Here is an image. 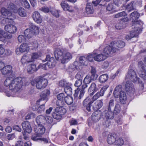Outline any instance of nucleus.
<instances>
[{
	"mask_svg": "<svg viewBox=\"0 0 146 146\" xmlns=\"http://www.w3.org/2000/svg\"><path fill=\"white\" fill-rule=\"evenodd\" d=\"M139 26L135 25V26H132V28H134L135 29L130 32V36L131 38L136 37L138 36L139 33V31H141V29L139 27Z\"/></svg>",
	"mask_w": 146,
	"mask_h": 146,
	"instance_id": "21",
	"label": "nucleus"
},
{
	"mask_svg": "<svg viewBox=\"0 0 146 146\" xmlns=\"http://www.w3.org/2000/svg\"><path fill=\"white\" fill-rule=\"evenodd\" d=\"M121 110V108L120 105L117 103L116 104L113 112L114 114H118L120 113Z\"/></svg>",
	"mask_w": 146,
	"mask_h": 146,
	"instance_id": "44",
	"label": "nucleus"
},
{
	"mask_svg": "<svg viewBox=\"0 0 146 146\" xmlns=\"http://www.w3.org/2000/svg\"><path fill=\"white\" fill-rule=\"evenodd\" d=\"M140 14L137 11H135L131 14L130 18L132 19V27L136 26L141 25L142 24L141 21H138L137 19L139 18Z\"/></svg>",
	"mask_w": 146,
	"mask_h": 146,
	"instance_id": "5",
	"label": "nucleus"
},
{
	"mask_svg": "<svg viewBox=\"0 0 146 146\" xmlns=\"http://www.w3.org/2000/svg\"><path fill=\"white\" fill-rule=\"evenodd\" d=\"M50 94V92L49 90H44L41 93L40 95L41 98L40 101L42 100H45L46 101L47 97Z\"/></svg>",
	"mask_w": 146,
	"mask_h": 146,
	"instance_id": "24",
	"label": "nucleus"
},
{
	"mask_svg": "<svg viewBox=\"0 0 146 146\" xmlns=\"http://www.w3.org/2000/svg\"><path fill=\"white\" fill-rule=\"evenodd\" d=\"M107 58V56L105 54L101 53L96 54L94 57V60L98 62H101L105 60Z\"/></svg>",
	"mask_w": 146,
	"mask_h": 146,
	"instance_id": "23",
	"label": "nucleus"
},
{
	"mask_svg": "<svg viewBox=\"0 0 146 146\" xmlns=\"http://www.w3.org/2000/svg\"><path fill=\"white\" fill-rule=\"evenodd\" d=\"M18 40L20 42H24L26 41V38L23 35H20L18 36Z\"/></svg>",
	"mask_w": 146,
	"mask_h": 146,
	"instance_id": "59",
	"label": "nucleus"
},
{
	"mask_svg": "<svg viewBox=\"0 0 146 146\" xmlns=\"http://www.w3.org/2000/svg\"><path fill=\"white\" fill-rule=\"evenodd\" d=\"M103 114V118L106 119H112L114 117V113L112 110H106Z\"/></svg>",
	"mask_w": 146,
	"mask_h": 146,
	"instance_id": "15",
	"label": "nucleus"
},
{
	"mask_svg": "<svg viewBox=\"0 0 146 146\" xmlns=\"http://www.w3.org/2000/svg\"><path fill=\"white\" fill-rule=\"evenodd\" d=\"M19 15L22 17H25L26 16V13L25 9L23 8H20L17 11Z\"/></svg>",
	"mask_w": 146,
	"mask_h": 146,
	"instance_id": "46",
	"label": "nucleus"
},
{
	"mask_svg": "<svg viewBox=\"0 0 146 146\" xmlns=\"http://www.w3.org/2000/svg\"><path fill=\"white\" fill-rule=\"evenodd\" d=\"M139 74L140 77L144 80H146V71L145 69L140 70Z\"/></svg>",
	"mask_w": 146,
	"mask_h": 146,
	"instance_id": "50",
	"label": "nucleus"
},
{
	"mask_svg": "<svg viewBox=\"0 0 146 146\" xmlns=\"http://www.w3.org/2000/svg\"><path fill=\"white\" fill-rule=\"evenodd\" d=\"M78 62L77 61L74 62L72 64H71L69 67V71L72 72L75 69H78L79 68Z\"/></svg>",
	"mask_w": 146,
	"mask_h": 146,
	"instance_id": "34",
	"label": "nucleus"
},
{
	"mask_svg": "<svg viewBox=\"0 0 146 146\" xmlns=\"http://www.w3.org/2000/svg\"><path fill=\"white\" fill-rule=\"evenodd\" d=\"M60 5L63 10L64 11H69L70 9L68 5L64 1H62Z\"/></svg>",
	"mask_w": 146,
	"mask_h": 146,
	"instance_id": "41",
	"label": "nucleus"
},
{
	"mask_svg": "<svg viewBox=\"0 0 146 146\" xmlns=\"http://www.w3.org/2000/svg\"><path fill=\"white\" fill-rule=\"evenodd\" d=\"M65 96L64 94L63 93H61L58 94L57 96V98L58 100H64V99L65 100Z\"/></svg>",
	"mask_w": 146,
	"mask_h": 146,
	"instance_id": "62",
	"label": "nucleus"
},
{
	"mask_svg": "<svg viewBox=\"0 0 146 146\" xmlns=\"http://www.w3.org/2000/svg\"><path fill=\"white\" fill-rule=\"evenodd\" d=\"M39 55L37 53H33L31 56V59L32 62H33L35 60L37 59L39 57Z\"/></svg>",
	"mask_w": 146,
	"mask_h": 146,
	"instance_id": "56",
	"label": "nucleus"
},
{
	"mask_svg": "<svg viewBox=\"0 0 146 146\" xmlns=\"http://www.w3.org/2000/svg\"><path fill=\"white\" fill-rule=\"evenodd\" d=\"M100 113L97 111L94 112L92 115V119L94 122L98 121L100 118Z\"/></svg>",
	"mask_w": 146,
	"mask_h": 146,
	"instance_id": "28",
	"label": "nucleus"
},
{
	"mask_svg": "<svg viewBox=\"0 0 146 146\" xmlns=\"http://www.w3.org/2000/svg\"><path fill=\"white\" fill-rule=\"evenodd\" d=\"M34 130L36 133L42 135L45 133V129L44 125H36L34 127Z\"/></svg>",
	"mask_w": 146,
	"mask_h": 146,
	"instance_id": "17",
	"label": "nucleus"
},
{
	"mask_svg": "<svg viewBox=\"0 0 146 146\" xmlns=\"http://www.w3.org/2000/svg\"><path fill=\"white\" fill-rule=\"evenodd\" d=\"M114 105V101L113 99H111L109 101L108 104L107 106V109L106 110H112V109Z\"/></svg>",
	"mask_w": 146,
	"mask_h": 146,
	"instance_id": "45",
	"label": "nucleus"
},
{
	"mask_svg": "<svg viewBox=\"0 0 146 146\" xmlns=\"http://www.w3.org/2000/svg\"><path fill=\"white\" fill-rule=\"evenodd\" d=\"M103 105L102 100H98L94 103L93 106V109L95 111H97Z\"/></svg>",
	"mask_w": 146,
	"mask_h": 146,
	"instance_id": "26",
	"label": "nucleus"
},
{
	"mask_svg": "<svg viewBox=\"0 0 146 146\" xmlns=\"http://www.w3.org/2000/svg\"><path fill=\"white\" fill-rule=\"evenodd\" d=\"M5 29L6 31L10 34L5 33L3 31H0L1 38H3L8 39L11 38L12 37V35L11 34L15 33L17 29L16 27L14 25L9 24L5 26Z\"/></svg>",
	"mask_w": 146,
	"mask_h": 146,
	"instance_id": "2",
	"label": "nucleus"
},
{
	"mask_svg": "<svg viewBox=\"0 0 146 146\" xmlns=\"http://www.w3.org/2000/svg\"><path fill=\"white\" fill-rule=\"evenodd\" d=\"M54 55L57 60H60L61 63L63 64L71 59L72 57L70 53L67 52L64 54L60 49H57L55 51Z\"/></svg>",
	"mask_w": 146,
	"mask_h": 146,
	"instance_id": "1",
	"label": "nucleus"
},
{
	"mask_svg": "<svg viewBox=\"0 0 146 146\" xmlns=\"http://www.w3.org/2000/svg\"><path fill=\"white\" fill-rule=\"evenodd\" d=\"M82 80L81 79H79L75 82L74 85L77 87L80 86L82 84Z\"/></svg>",
	"mask_w": 146,
	"mask_h": 146,
	"instance_id": "63",
	"label": "nucleus"
},
{
	"mask_svg": "<svg viewBox=\"0 0 146 146\" xmlns=\"http://www.w3.org/2000/svg\"><path fill=\"white\" fill-rule=\"evenodd\" d=\"M32 17L34 21L37 23H41L42 19L40 13L38 11H35L33 13Z\"/></svg>",
	"mask_w": 146,
	"mask_h": 146,
	"instance_id": "14",
	"label": "nucleus"
},
{
	"mask_svg": "<svg viewBox=\"0 0 146 146\" xmlns=\"http://www.w3.org/2000/svg\"><path fill=\"white\" fill-rule=\"evenodd\" d=\"M134 2L132 1L126 5V9L128 12L129 13L131 11L134 9Z\"/></svg>",
	"mask_w": 146,
	"mask_h": 146,
	"instance_id": "37",
	"label": "nucleus"
},
{
	"mask_svg": "<svg viewBox=\"0 0 146 146\" xmlns=\"http://www.w3.org/2000/svg\"><path fill=\"white\" fill-rule=\"evenodd\" d=\"M116 135L114 134L110 133L108 136L107 141L108 143L110 145L114 144L116 139Z\"/></svg>",
	"mask_w": 146,
	"mask_h": 146,
	"instance_id": "22",
	"label": "nucleus"
},
{
	"mask_svg": "<svg viewBox=\"0 0 146 146\" xmlns=\"http://www.w3.org/2000/svg\"><path fill=\"white\" fill-rule=\"evenodd\" d=\"M40 135L36 133L33 134L31 137V139L34 141H40L41 139V138H39Z\"/></svg>",
	"mask_w": 146,
	"mask_h": 146,
	"instance_id": "49",
	"label": "nucleus"
},
{
	"mask_svg": "<svg viewBox=\"0 0 146 146\" xmlns=\"http://www.w3.org/2000/svg\"><path fill=\"white\" fill-rule=\"evenodd\" d=\"M88 60H87V58L84 56H80L79 58V62L78 63L79 66L81 65H84L86 66L88 65Z\"/></svg>",
	"mask_w": 146,
	"mask_h": 146,
	"instance_id": "31",
	"label": "nucleus"
},
{
	"mask_svg": "<svg viewBox=\"0 0 146 146\" xmlns=\"http://www.w3.org/2000/svg\"><path fill=\"white\" fill-rule=\"evenodd\" d=\"M126 77L129 78L131 81L134 82H137L139 79L137 76L135 72L132 69H130L129 70Z\"/></svg>",
	"mask_w": 146,
	"mask_h": 146,
	"instance_id": "8",
	"label": "nucleus"
},
{
	"mask_svg": "<svg viewBox=\"0 0 146 146\" xmlns=\"http://www.w3.org/2000/svg\"><path fill=\"white\" fill-rule=\"evenodd\" d=\"M91 100L90 98L87 97L83 102V105L86 107V110L88 111H91V104L94 102L93 100L91 101Z\"/></svg>",
	"mask_w": 146,
	"mask_h": 146,
	"instance_id": "18",
	"label": "nucleus"
},
{
	"mask_svg": "<svg viewBox=\"0 0 146 146\" xmlns=\"http://www.w3.org/2000/svg\"><path fill=\"white\" fill-rule=\"evenodd\" d=\"M59 86L62 87H64V88L68 86L71 85H72L71 83L67 82L65 80H61L59 81Z\"/></svg>",
	"mask_w": 146,
	"mask_h": 146,
	"instance_id": "40",
	"label": "nucleus"
},
{
	"mask_svg": "<svg viewBox=\"0 0 146 146\" xmlns=\"http://www.w3.org/2000/svg\"><path fill=\"white\" fill-rule=\"evenodd\" d=\"M1 72L3 75H9L13 72L12 67L10 65L4 66Z\"/></svg>",
	"mask_w": 146,
	"mask_h": 146,
	"instance_id": "20",
	"label": "nucleus"
},
{
	"mask_svg": "<svg viewBox=\"0 0 146 146\" xmlns=\"http://www.w3.org/2000/svg\"><path fill=\"white\" fill-rule=\"evenodd\" d=\"M92 80V78L89 75H87L83 80L84 84H88L90 83Z\"/></svg>",
	"mask_w": 146,
	"mask_h": 146,
	"instance_id": "52",
	"label": "nucleus"
},
{
	"mask_svg": "<svg viewBox=\"0 0 146 146\" xmlns=\"http://www.w3.org/2000/svg\"><path fill=\"white\" fill-rule=\"evenodd\" d=\"M27 71L30 73H32L37 70L36 65L33 63L29 64L27 68Z\"/></svg>",
	"mask_w": 146,
	"mask_h": 146,
	"instance_id": "29",
	"label": "nucleus"
},
{
	"mask_svg": "<svg viewBox=\"0 0 146 146\" xmlns=\"http://www.w3.org/2000/svg\"><path fill=\"white\" fill-rule=\"evenodd\" d=\"M35 106H34L33 107L32 109L34 111L37 110V112L39 113H41L44 111L45 109L44 107V104H43L40 106L38 108L36 109V108H35Z\"/></svg>",
	"mask_w": 146,
	"mask_h": 146,
	"instance_id": "43",
	"label": "nucleus"
},
{
	"mask_svg": "<svg viewBox=\"0 0 146 146\" xmlns=\"http://www.w3.org/2000/svg\"><path fill=\"white\" fill-rule=\"evenodd\" d=\"M29 49V46L27 44H21L19 48L16 50V52L17 54H19V52H27Z\"/></svg>",
	"mask_w": 146,
	"mask_h": 146,
	"instance_id": "11",
	"label": "nucleus"
},
{
	"mask_svg": "<svg viewBox=\"0 0 146 146\" xmlns=\"http://www.w3.org/2000/svg\"><path fill=\"white\" fill-rule=\"evenodd\" d=\"M52 27L55 30H58L61 28V24L58 23H56L52 25Z\"/></svg>",
	"mask_w": 146,
	"mask_h": 146,
	"instance_id": "53",
	"label": "nucleus"
},
{
	"mask_svg": "<svg viewBox=\"0 0 146 146\" xmlns=\"http://www.w3.org/2000/svg\"><path fill=\"white\" fill-rule=\"evenodd\" d=\"M52 14L56 17H59V13L58 11L56 10H54L51 11Z\"/></svg>",
	"mask_w": 146,
	"mask_h": 146,
	"instance_id": "64",
	"label": "nucleus"
},
{
	"mask_svg": "<svg viewBox=\"0 0 146 146\" xmlns=\"http://www.w3.org/2000/svg\"><path fill=\"white\" fill-rule=\"evenodd\" d=\"M13 19V18H9V17L5 19H2V18L0 16V22H2V23H4V22H5L6 23H9Z\"/></svg>",
	"mask_w": 146,
	"mask_h": 146,
	"instance_id": "51",
	"label": "nucleus"
},
{
	"mask_svg": "<svg viewBox=\"0 0 146 146\" xmlns=\"http://www.w3.org/2000/svg\"><path fill=\"white\" fill-rule=\"evenodd\" d=\"M120 101L122 104H124L125 103L127 100V96L125 93L124 92H121L119 95Z\"/></svg>",
	"mask_w": 146,
	"mask_h": 146,
	"instance_id": "33",
	"label": "nucleus"
},
{
	"mask_svg": "<svg viewBox=\"0 0 146 146\" xmlns=\"http://www.w3.org/2000/svg\"><path fill=\"white\" fill-rule=\"evenodd\" d=\"M17 9L15 5L12 3H9L8 5L7 9L4 7L2 8L1 12L2 15L9 18L12 17L13 19L14 17L12 16V13H16L17 12Z\"/></svg>",
	"mask_w": 146,
	"mask_h": 146,
	"instance_id": "3",
	"label": "nucleus"
},
{
	"mask_svg": "<svg viewBox=\"0 0 146 146\" xmlns=\"http://www.w3.org/2000/svg\"><path fill=\"white\" fill-rule=\"evenodd\" d=\"M95 56V54L90 53L86 57L87 58V60L90 62L93 61V59H94V57Z\"/></svg>",
	"mask_w": 146,
	"mask_h": 146,
	"instance_id": "54",
	"label": "nucleus"
},
{
	"mask_svg": "<svg viewBox=\"0 0 146 146\" xmlns=\"http://www.w3.org/2000/svg\"><path fill=\"white\" fill-rule=\"evenodd\" d=\"M12 79L10 78H7L4 82V84L5 86H9L10 84L11 83Z\"/></svg>",
	"mask_w": 146,
	"mask_h": 146,
	"instance_id": "57",
	"label": "nucleus"
},
{
	"mask_svg": "<svg viewBox=\"0 0 146 146\" xmlns=\"http://www.w3.org/2000/svg\"><path fill=\"white\" fill-rule=\"evenodd\" d=\"M28 26L31 30L35 32L36 33H38L39 32V28L32 23L30 22L29 23Z\"/></svg>",
	"mask_w": 146,
	"mask_h": 146,
	"instance_id": "35",
	"label": "nucleus"
},
{
	"mask_svg": "<svg viewBox=\"0 0 146 146\" xmlns=\"http://www.w3.org/2000/svg\"><path fill=\"white\" fill-rule=\"evenodd\" d=\"M123 143L124 141L122 138L116 137V139L114 145L118 146H121L123 145Z\"/></svg>",
	"mask_w": 146,
	"mask_h": 146,
	"instance_id": "42",
	"label": "nucleus"
},
{
	"mask_svg": "<svg viewBox=\"0 0 146 146\" xmlns=\"http://www.w3.org/2000/svg\"><path fill=\"white\" fill-rule=\"evenodd\" d=\"M66 112V109L63 108L58 111H56L53 113L52 115L54 119L59 120L61 118V115L64 114Z\"/></svg>",
	"mask_w": 146,
	"mask_h": 146,
	"instance_id": "16",
	"label": "nucleus"
},
{
	"mask_svg": "<svg viewBox=\"0 0 146 146\" xmlns=\"http://www.w3.org/2000/svg\"><path fill=\"white\" fill-rule=\"evenodd\" d=\"M35 32L31 30V29H27L25 31L24 35L26 37L30 38L32 37L34 35L37 34Z\"/></svg>",
	"mask_w": 146,
	"mask_h": 146,
	"instance_id": "25",
	"label": "nucleus"
},
{
	"mask_svg": "<svg viewBox=\"0 0 146 146\" xmlns=\"http://www.w3.org/2000/svg\"><path fill=\"white\" fill-rule=\"evenodd\" d=\"M108 87L107 85L104 86L101 89L99 92H98L92 98L93 102L96 100L100 97L103 96Z\"/></svg>",
	"mask_w": 146,
	"mask_h": 146,
	"instance_id": "9",
	"label": "nucleus"
},
{
	"mask_svg": "<svg viewBox=\"0 0 146 146\" xmlns=\"http://www.w3.org/2000/svg\"><path fill=\"white\" fill-rule=\"evenodd\" d=\"M23 128L25 131L30 133L32 131V128L29 123L27 121H24L22 124Z\"/></svg>",
	"mask_w": 146,
	"mask_h": 146,
	"instance_id": "19",
	"label": "nucleus"
},
{
	"mask_svg": "<svg viewBox=\"0 0 146 146\" xmlns=\"http://www.w3.org/2000/svg\"><path fill=\"white\" fill-rule=\"evenodd\" d=\"M64 101L68 105H70L73 102V99L72 97L68 95L65 98Z\"/></svg>",
	"mask_w": 146,
	"mask_h": 146,
	"instance_id": "47",
	"label": "nucleus"
},
{
	"mask_svg": "<svg viewBox=\"0 0 146 146\" xmlns=\"http://www.w3.org/2000/svg\"><path fill=\"white\" fill-rule=\"evenodd\" d=\"M127 15V14L126 12L124 11H123L115 15V17L116 18H117L123 16H126Z\"/></svg>",
	"mask_w": 146,
	"mask_h": 146,
	"instance_id": "55",
	"label": "nucleus"
},
{
	"mask_svg": "<svg viewBox=\"0 0 146 146\" xmlns=\"http://www.w3.org/2000/svg\"><path fill=\"white\" fill-rule=\"evenodd\" d=\"M112 51H113V46L111 45L107 46L104 49V52L106 54L108 55L111 53Z\"/></svg>",
	"mask_w": 146,
	"mask_h": 146,
	"instance_id": "36",
	"label": "nucleus"
},
{
	"mask_svg": "<svg viewBox=\"0 0 146 146\" xmlns=\"http://www.w3.org/2000/svg\"><path fill=\"white\" fill-rule=\"evenodd\" d=\"M114 9L113 5L111 3L108 4L106 7V9L108 11H112Z\"/></svg>",
	"mask_w": 146,
	"mask_h": 146,
	"instance_id": "60",
	"label": "nucleus"
},
{
	"mask_svg": "<svg viewBox=\"0 0 146 146\" xmlns=\"http://www.w3.org/2000/svg\"><path fill=\"white\" fill-rule=\"evenodd\" d=\"M111 45L113 46V52H115L118 51L119 48H123L125 46V42L122 40L111 42Z\"/></svg>",
	"mask_w": 146,
	"mask_h": 146,
	"instance_id": "6",
	"label": "nucleus"
},
{
	"mask_svg": "<svg viewBox=\"0 0 146 146\" xmlns=\"http://www.w3.org/2000/svg\"><path fill=\"white\" fill-rule=\"evenodd\" d=\"M121 88L122 86L120 85H118L115 88L113 92V96L115 98L119 97L120 92H122Z\"/></svg>",
	"mask_w": 146,
	"mask_h": 146,
	"instance_id": "30",
	"label": "nucleus"
},
{
	"mask_svg": "<svg viewBox=\"0 0 146 146\" xmlns=\"http://www.w3.org/2000/svg\"><path fill=\"white\" fill-rule=\"evenodd\" d=\"M71 86H68L64 88L65 92L68 95H71L72 94V90L71 87Z\"/></svg>",
	"mask_w": 146,
	"mask_h": 146,
	"instance_id": "48",
	"label": "nucleus"
},
{
	"mask_svg": "<svg viewBox=\"0 0 146 146\" xmlns=\"http://www.w3.org/2000/svg\"><path fill=\"white\" fill-rule=\"evenodd\" d=\"M36 81V87L39 89L45 88L47 85V80L42 77H40Z\"/></svg>",
	"mask_w": 146,
	"mask_h": 146,
	"instance_id": "7",
	"label": "nucleus"
},
{
	"mask_svg": "<svg viewBox=\"0 0 146 146\" xmlns=\"http://www.w3.org/2000/svg\"><path fill=\"white\" fill-rule=\"evenodd\" d=\"M21 62L22 64H25L27 63L32 62L31 59H29L28 56L24 55L21 59Z\"/></svg>",
	"mask_w": 146,
	"mask_h": 146,
	"instance_id": "39",
	"label": "nucleus"
},
{
	"mask_svg": "<svg viewBox=\"0 0 146 146\" xmlns=\"http://www.w3.org/2000/svg\"><path fill=\"white\" fill-rule=\"evenodd\" d=\"M125 90L129 93L133 94L135 90L133 84L130 81H127L125 85Z\"/></svg>",
	"mask_w": 146,
	"mask_h": 146,
	"instance_id": "12",
	"label": "nucleus"
},
{
	"mask_svg": "<svg viewBox=\"0 0 146 146\" xmlns=\"http://www.w3.org/2000/svg\"><path fill=\"white\" fill-rule=\"evenodd\" d=\"M45 117V121L48 123L50 124L52 123L53 121V119L50 116H46Z\"/></svg>",
	"mask_w": 146,
	"mask_h": 146,
	"instance_id": "58",
	"label": "nucleus"
},
{
	"mask_svg": "<svg viewBox=\"0 0 146 146\" xmlns=\"http://www.w3.org/2000/svg\"><path fill=\"white\" fill-rule=\"evenodd\" d=\"M99 89V88L97 86L96 84L94 82H93L92 83L90 87L88 89V92L90 93V96H92Z\"/></svg>",
	"mask_w": 146,
	"mask_h": 146,
	"instance_id": "13",
	"label": "nucleus"
},
{
	"mask_svg": "<svg viewBox=\"0 0 146 146\" xmlns=\"http://www.w3.org/2000/svg\"><path fill=\"white\" fill-rule=\"evenodd\" d=\"M36 122L37 125H44L45 123V117L42 115L38 116L36 118Z\"/></svg>",
	"mask_w": 146,
	"mask_h": 146,
	"instance_id": "27",
	"label": "nucleus"
},
{
	"mask_svg": "<svg viewBox=\"0 0 146 146\" xmlns=\"http://www.w3.org/2000/svg\"><path fill=\"white\" fill-rule=\"evenodd\" d=\"M24 79L21 77H17L12 80L9 86L10 90L15 92H17L20 90L23 83Z\"/></svg>",
	"mask_w": 146,
	"mask_h": 146,
	"instance_id": "4",
	"label": "nucleus"
},
{
	"mask_svg": "<svg viewBox=\"0 0 146 146\" xmlns=\"http://www.w3.org/2000/svg\"><path fill=\"white\" fill-rule=\"evenodd\" d=\"M86 12L87 14H91L93 13L94 9L92 4L88 3L87 4L85 8Z\"/></svg>",
	"mask_w": 146,
	"mask_h": 146,
	"instance_id": "32",
	"label": "nucleus"
},
{
	"mask_svg": "<svg viewBox=\"0 0 146 146\" xmlns=\"http://www.w3.org/2000/svg\"><path fill=\"white\" fill-rule=\"evenodd\" d=\"M45 60V61H48L46 64L49 68H52L55 66L56 62L55 61L53 57H50L49 55H46Z\"/></svg>",
	"mask_w": 146,
	"mask_h": 146,
	"instance_id": "10",
	"label": "nucleus"
},
{
	"mask_svg": "<svg viewBox=\"0 0 146 146\" xmlns=\"http://www.w3.org/2000/svg\"><path fill=\"white\" fill-rule=\"evenodd\" d=\"M108 79V76L107 74H103L100 76L99 77V80L100 83H104Z\"/></svg>",
	"mask_w": 146,
	"mask_h": 146,
	"instance_id": "38",
	"label": "nucleus"
},
{
	"mask_svg": "<svg viewBox=\"0 0 146 146\" xmlns=\"http://www.w3.org/2000/svg\"><path fill=\"white\" fill-rule=\"evenodd\" d=\"M56 105L60 107H63L64 105V100H58L56 102Z\"/></svg>",
	"mask_w": 146,
	"mask_h": 146,
	"instance_id": "61",
	"label": "nucleus"
}]
</instances>
